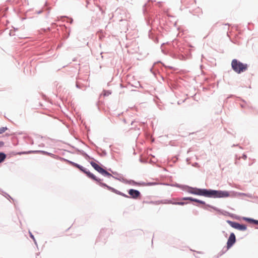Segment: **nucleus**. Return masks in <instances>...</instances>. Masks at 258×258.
Returning <instances> with one entry per match:
<instances>
[{"label":"nucleus","mask_w":258,"mask_h":258,"mask_svg":"<svg viewBox=\"0 0 258 258\" xmlns=\"http://www.w3.org/2000/svg\"><path fill=\"white\" fill-rule=\"evenodd\" d=\"M182 200H190L191 201H194V202H198V203H199L202 204H204V205L205 204V202L196 199H194V198H191V197L184 198L182 199Z\"/></svg>","instance_id":"6e6552de"},{"label":"nucleus","mask_w":258,"mask_h":258,"mask_svg":"<svg viewBox=\"0 0 258 258\" xmlns=\"http://www.w3.org/2000/svg\"><path fill=\"white\" fill-rule=\"evenodd\" d=\"M236 238L234 234L233 233H231L230 235V236L228 239L227 243V247L228 249L230 248L235 242Z\"/></svg>","instance_id":"423d86ee"},{"label":"nucleus","mask_w":258,"mask_h":258,"mask_svg":"<svg viewBox=\"0 0 258 258\" xmlns=\"http://www.w3.org/2000/svg\"><path fill=\"white\" fill-rule=\"evenodd\" d=\"M30 237L35 241L34 236L31 233H30Z\"/></svg>","instance_id":"2eb2a0df"},{"label":"nucleus","mask_w":258,"mask_h":258,"mask_svg":"<svg viewBox=\"0 0 258 258\" xmlns=\"http://www.w3.org/2000/svg\"><path fill=\"white\" fill-rule=\"evenodd\" d=\"M6 157V155L3 153H0V162H2L5 159Z\"/></svg>","instance_id":"9b49d317"},{"label":"nucleus","mask_w":258,"mask_h":258,"mask_svg":"<svg viewBox=\"0 0 258 258\" xmlns=\"http://www.w3.org/2000/svg\"><path fill=\"white\" fill-rule=\"evenodd\" d=\"M231 67L234 71L238 74L246 71L248 68L246 63H243L236 59L232 60Z\"/></svg>","instance_id":"f03ea898"},{"label":"nucleus","mask_w":258,"mask_h":258,"mask_svg":"<svg viewBox=\"0 0 258 258\" xmlns=\"http://www.w3.org/2000/svg\"><path fill=\"white\" fill-rule=\"evenodd\" d=\"M246 158H247V157H246V156L245 155H243V158L244 159H246Z\"/></svg>","instance_id":"dca6fc26"},{"label":"nucleus","mask_w":258,"mask_h":258,"mask_svg":"<svg viewBox=\"0 0 258 258\" xmlns=\"http://www.w3.org/2000/svg\"><path fill=\"white\" fill-rule=\"evenodd\" d=\"M8 130V128L7 127H2L0 128V134H2L4 133H5L7 130Z\"/></svg>","instance_id":"ddd939ff"},{"label":"nucleus","mask_w":258,"mask_h":258,"mask_svg":"<svg viewBox=\"0 0 258 258\" xmlns=\"http://www.w3.org/2000/svg\"><path fill=\"white\" fill-rule=\"evenodd\" d=\"M4 145V143L3 141H0V148L2 147Z\"/></svg>","instance_id":"4468645a"},{"label":"nucleus","mask_w":258,"mask_h":258,"mask_svg":"<svg viewBox=\"0 0 258 258\" xmlns=\"http://www.w3.org/2000/svg\"><path fill=\"white\" fill-rule=\"evenodd\" d=\"M190 194L199 196H203L209 198H225L229 196L228 191L215 190L212 189H200L197 188H190L188 190Z\"/></svg>","instance_id":"f257e3e1"},{"label":"nucleus","mask_w":258,"mask_h":258,"mask_svg":"<svg viewBox=\"0 0 258 258\" xmlns=\"http://www.w3.org/2000/svg\"><path fill=\"white\" fill-rule=\"evenodd\" d=\"M160 203L164 204H170V203H172L170 202V200H165L164 201H161Z\"/></svg>","instance_id":"f8f14e48"},{"label":"nucleus","mask_w":258,"mask_h":258,"mask_svg":"<svg viewBox=\"0 0 258 258\" xmlns=\"http://www.w3.org/2000/svg\"><path fill=\"white\" fill-rule=\"evenodd\" d=\"M244 220L249 222L253 223L254 224H255L256 225H258V220H253V219L247 218H244Z\"/></svg>","instance_id":"9d476101"},{"label":"nucleus","mask_w":258,"mask_h":258,"mask_svg":"<svg viewBox=\"0 0 258 258\" xmlns=\"http://www.w3.org/2000/svg\"><path fill=\"white\" fill-rule=\"evenodd\" d=\"M72 164L79 169L81 171H83L84 173H85L89 178L97 181L98 182H100L101 181V179L99 178H97L94 174L91 173L90 172L87 170L86 169L84 168L83 166H80V165L73 163Z\"/></svg>","instance_id":"7ed1b4c3"},{"label":"nucleus","mask_w":258,"mask_h":258,"mask_svg":"<svg viewBox=\"0 0 258 258\" xmlns=\"http://www.w3.org/2000/svg\"><path fill=\"white\" fill-rule=\"evenodd\" d=\"M228 223L232 227L239 230L244 231L246 229V226L245 225L240 224L238 223L230 221H228Z\"/></svg>","instance_id":"39448f33"},{"label":"nucleus","mask_w":258,"mask_h":258,"mask_svg":"<svg viewBox=\"0 0 258 258\" xmlns=\"http://www.w3.org/2000/svg\"><path fill=\"white\" fill-rule=\"evenodd\" d=\"M128 194L133 199H138L141 196V194L139 191L134 189H130L128 190Z\"/></svg>","instance_id":"0eeeda50"},{"label":"nucleus","mask_w":258,"mask_h":258,"mask_svg":"<svg viewBox=\"0 0 258 258\" xmlns=\"http://www.w3.org/2000/svg\"><path fill=\"white\" fill-rule=\"evenodd\" d=\"M170 202L173 203H170V204L173 205H184L185 204V203L184 202H178V200L176 199H172L171 200H170Z\"/></svg>","instance_id":"1a4fd4ad"},{"label":"nucleus","mask_w":258,"mask_h":258,"mask_svg":"<svg viewBox=\"0 0 258 258\" xmlns=\"http://www.w3.org/2000/svg\"><path fill=\"white\" fill-rule=\"evenodd\" d=\"M90 164L91 165H92V166L99 173H100V174H101L102 175H104V176H107L108 177H110L111 176H112L111 174L109 173L108 172H107V171H106L105 169H104L103 168H102L101 167H100L98 164H97L96 163L94 162H93V161H91L90 162Z\"/></svg>","instance_id":"20e7f679"},{"label":"nucleus","mask_w":258,"mask_h":258,"mask_svg":"<svg viewBox=\"0 0 258 258\" xmlns=\"http://www.w3.org/2000/svg\"><path fill=\"white\" fill-rule=\"evenodd\" d=\"M110 94V92H108V91H107V92H106V95H109V94Z\"/></svg>","instance_id":"f3484780"}]
</instances>
